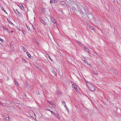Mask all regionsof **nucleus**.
<instances>
[{"label": "nucleus", "instance_id": "f257e3e1", "mask_svg": "<svg viewBox=\"0 0 121 121\" xmlns=\"http://www.w3.org/2000/svg\"><path fill=\"white\" fill-rule=\"evenodd\" d=\"M84 80L85 81L86 83L87 87L88 88L89 90L90 89V87L91 86V85H92L93 84L91 83L90 82H88L85 79H84Z\"/></svg>", "mask_w": 121, "mask_h": 121}, {"label": "nucleus", "instance_id": "f03ea898", "mask_svg": "<svg viewBox=\"0 0 121 121\" xmlns=\"http://www.w3.org/2000/svg\"><path fill=\"white\" fill-rule=\"evenodd\" d=\"M89 90L91 91H95L96 90V89L93 85L92 84V85H91V86L90 87Z\"/></svg>", "mask_w": 121, "mask_h": 121}, {"label": "nucleus", "instance_id": "7ed1b4c3", "mask_svg": "<svg viewBox=\"0 0 121 121\" xmlns=\"http://www.w3.org/2000/svg\"><path fill=\"white\" fill-rule=\"evenodd\" d=\"M84 49L85 50L88 52V53L89 55L90 56L91 55V53L89 51V49H88L86 47H84Z\"/></svg>", "mask_w": 121, "mask_h": 121}, {"label": "nucleus", "instance_id": "20e7f679", "mask_svg": "<svg viewBox=\"0 0 121 121\" xmlns=\"http://www.w3.org/2000/svg\"><path fill=\"white\" fill-rule=\"evenodd\" d=\"M2 27L3 28V29L4 30L7 32L8 33H9V30L8 29H7L6 27L3 26Z\"/></svg>", "mask_w": 121, "mask_h": 121}, {"label": "nucleus", "instance_id": "39448f33", "mask_svg": "<svg viewBox=\"0 0 121 121\" xmlns=\"http://www.w3.org/2000/svg\"><path fill=\"white\" fill-rule=\"evenodd\" d=\"M55 115L59 120H60V117L59 114H55Z\"/></svg>", "mask_w": 121, "mask_h": 121}, {"label": "nucleus", "instance_id": "423d86ee", "mask_svg": "<svg viewBox=\"0 0 121 121\" xmlns=\"http://www.w3.org/2000/svg\"><path fill=\"white\" fill-rule=\"evenodd\" d=\"M33 42L37 45H38L39 44V42H38L37 40L35 39H33Z\"/></svg>", "mask_w": 121, "mask_h": 121}, {"label": "nucleus", "instance_id": "0eeeda50", "mask_svg": "<svg viewBox=\"0 0 121 121\" xmlns=\"http://www.w3.org/2000/svg\"><path fill=\"white\" fill-rule=\"evenodd\" d=\"M61 3L62 5L65 6L66 5L65 2L64 1H62L61 2Z\"/></svg>", "mask_w": 121, "mask_h": 121}, {"label": "nucleus", "instance_id": "6e6552de", "mask_svg": "<svg viewBox=\"0 0 121 121\" xmlns=\"http://www.w3.org/2000/svg\"><path fill=\"white\" fill-rule=\"evenodd\" d=\"M51 71L55 75H57L54 69H52Z\"/></svg>", "mask_w": 121, "mask_h": 121}, {"label": "nucleus", "instance_id": "1a4fd4ad", "mask_svg": "<svg viewBox=\"0 0 121 121\" xmlns=\"http://www.w3.org/2000/svg\"><path fill=\"white\" fill-rule=\"evenodd\" d=\"M26 83L27 87L28 88H30V85L27 82H26Z\"/></svg>", "mask_w": 121, "mask_h": 121}, {"label": "nucleus", "instance_id": "9d476101", "mask_svg": "<svg viewBox=\"0 0 121 121\" xmlns=\"http://www.w3.org/2000/svg\"><path fill=\"white\" fill-rule=\"evenodd\" d=\"M19 5L22 9L23 10L24 9V7L22 4H20Z\"/></svg>", "mask_w": 121, "mask_h": 121}, {"label": "nucleus", "instance_id": "9b49d317", "mask_svg": "<svg viewBox=\"0 0 121 121\" xmlns=\"http://www.w3.org/2000/svg\"><path fill=\"white\" fill-rule=\"evenodd\" d=\"M56 0H50V3L51 4H52L54 2H55Z\"/></svg>", "mask_w": 121, "mask_h": 121}, {"label": "nucleus", "instance_id": "f8f14e48", "mask_svg": "<svg viewBox=\"0 0 121 121\" xmlns=\"http://www.w3.org/2000/svg\"><path fill=\"white\" fill-rule=\"evenodd\" d=\"M72 87L75 90H77V87L76 85L75 84L73 85L72 86Z\"/></svg>", "mask_w": 121, "mask_h": 121}, {"label": "nucleus", "instance_id": "ddd939ff", "mask_svg": "<svg viewBox=\"0 0 121 121\" xmlns=\"http://www.w3.org/2000/svg\"><path fill=\"white\" fill-rule=\"evenodd\" d=\"M40 21H41L42 23L44 25H46V23L44 22V21L41 19H40Z\"/></svg>", "mask_w": 121, "mask_h": 121}, {"label": "nucleus", "instance_id": "4468645a", "mask_svg": "<svg viewBox=\"0 0 121 121\" xmlns=\"http://www.w3.org/2000/svg\"><path fill=\"white\" fill-rule=\"evenodd\" d=\"M1 9L6 14H8V13L7 12H6V10H4V8L3 7H1Z\"/></svg>", "mask_w": 121, "mask_h": 121}, {"label": "nucleus", "instance_id": "2eb2a0df", "mask_svg": "<svg viewBox=\"0 0 121 121\" xmlns=\"http://www.w3.org/2000/svg\"><path fill=\"white\" fill-rule=\"evenodd\" d=\"M77 42L81 46H82L83 45V44H82L78 40H76Z\"/></svg>", "mask_w": 121, "mask_h": 121}, {"label": "nucleus", "instance_id": "dca6fc26", "mask_svg": "<svg viewBox=\"0 0 121 121\" xmlns=\"http://www.w3.org/2000/svg\"><path fill=\"white\" fill-rule=\"evenodd\" d=\"M7 20L8 22L10 24H12V25H13V24L9 19L7 18Z\"/></svg>", "mask_w": 121, "mask_h": 121}, {"label": "nucleus", "instance_id": "f3484780", "mask_svg": "<svg viewBox=\"0 0 121 121\" xmlns=\"http://www.w3.org/2000/svg\"><path fill=\"white\" fill-rule=\"evenodd\" d=\"M52 22L55 23H56V20L55 19H54L53 18H52Z\"/></svg>", "mask_w": 121, "mask_h": 121}, {"label": "nucleus", "instance_id": "a211bd4d", "mask_svg": "<svg viewBox=\"0 0 121 121\" xmlns=\"http://www.w3.org/2000/svg\"><path fill=\"white\" fill-rule=\"evenodd\" d=\"M21 47H22V50H23L24 52H26V49L24 47H23L21 46Z\"/></svg>", "mask_w": 121, "mask_h": 121}, {"label": "nucleus", "instance_id": "6ab92c4d", "mask_svg": "<svg viewBox=\"0 0 121 121\" xmlns=\"http://www.w3.org/2000/svg\"><path fill=\"white\" fill-rule=\"evenodd\" d=\"M92 71L95 75H96L97 74V72L96 71H95L94 70H92Z\"/></svg>", "mask_w": 121, "mask_h": 121}, {"label": "nucleus", "instance_id": "aec40b11", "mask_svg": "<svg viewBox=\"0 0 121 121\" xmlns=\"http://www.w3.org/2000/svg\"><path fill=\"white\" fill-rule=\"evenodd\" d=\"M26 53H27V55H28V57L29 58H31V55H30V53L28 52H27Z\"/></svg>", "mask_w": 121, "mask_h": 121}, {"label": "nucleus", "instance_id": "412c9836", "mask_svg": "<svg viewBox=\"0 0 121 121\" xmlns=\"http://www.w3.org/2000/svg\"><path fill=\"white\" fill-rule=\"evenodd\" d=\"M3 118L4 119L6 120L7 121H9V118L8 117H4Z\"/></svg>", "mask_w": 121, "mask_h": 121}, {"label": "nucleus", "instance_id": "4be33fe9", "mask_svg": "<svg viewBox=\"0 0 121 121\" xmlns=\"http://www.w3.org/2000/svg\"><path fill=\"white\" fill-rule=\"evenodd\" d=\"M15 11V13L17 15H18L20 13L17 10H16Z\"/></svg>", "mask_w": 121, "mask_h": 121}, {"label": "nucleus", "instance_id": "5701e85b", "mask_svg": "<svg viewBox=\"0 0 121 121\" xmlns=\"http://www.w3.org/2000/svg\"><path fill=\"white\" fill-rule=\"evenodd\" d=\"M86 60L85 58V60H84L83 61H84V62L86 64H87V65H88V62H87L86 61Z\"/></svg>", "mask_w": 121, "mask_h": 121}, {"label": "nucleus", "instance_id": "b1692460", "mask_svg": "<svg viewBox=\"0 0 121 121\" xmlns=\"http://www.w3.org/2000/svg\"><path fill=\"white\" fill-rule=\"evenodd\" d=\"M89 26L90 27V28L91 29V30H93L94 31L95 30V29L93 27L90 26Z\"/></svg>", "mask_w": 121, "mask_h": 121}, {"label": "nucleus", "instance_id": "393cba45", "mask_svg": "<svg viewBox=\"0 0 121 121\" xmlns=\"http://www.w3.org/2000/svg\"><path fill=\"white\" fill-rule=\"evenodd\" d=\"M10 47H11V49L12 50H13V51L14 50V47L13 45V44L11 45Z\"/></svg>", "mask_w": 121, "mask_h": 121}, {"label": "nucleus", "instance_id": "a878e982", "mask_svg": "<svg viewBox=\"0 0 121 121\" xmlns=\"http://www.w3.org/2000/svg\"><path fill=\"white\" fill-rule=\"evenodd\" d=\"M83 11L82 10V11L83 13H84V14H85L86 15L87 14V13L83 9Z\"/></svg>", "mask_w": 121, "mask_h": 121}, {"label": "nucleus", "instance_id": "bb28decb", "mask_svg": "<svg viewBox=\"0 0 121 121\" xmlns=\"http://www.w3.org/2000/svg\"><path fill=\"white\" fill-rule=\"evenodd\" d=\"M22 61L24 62V63H26V61L25 59L24 58H22Z\"/></svg>", "mask_w": 121, "mask_h": 121}, {"label": "nucleus", "instance_id": "cd10ccee", "mask_svg": "<svg viewBox=\"0 0 121 121\" xmlns=\"http://www.w3.org/2000/svg\"><path fill=\"white\" fill-rule=\"evenodd\" d=\"M48 58L52 61L53 60H52L51 58L50 57V56L49 55H48Z\"/></svg>", "mask_w": 121, "mask_h": 121}, {"label": "nucleus", "instance_id": "c85d7f7f", "mask_svg": "<svg viewBox=\"0 0 121 121\" xmlns=\"http://www.w3.org/2000/svg\"><path fill=\"white\" fill-rule=\"evenodd\" d=\"M81 60L83 61L84 60H85V58L83 57H81Z\"/></svg>", "mask_w": 121, "mask_h": 121}, {"label": "nucleus", "instance_id": "c756f323", "mask_svg": "<svg viewBox=\"0 0 121 121\" xmlns=\"http://www.w3.org/2000/svg\"><path fill=\"white\" fill-rule=\"evenodd\" d=\"M52 107L55 108L56 107V106L53 103L51 105Z\"/></svg>", "mask_w": 121, "mask_h": 121}, {"label": "nucleus", "instance_id": "7c9ffc66", "mask_svg": "<svg viewBox=\"0 0 121 121\" xmlns=\"http://www.w3.org/2000/svg\"><path fill=\"white\" fill-rule=\"evenodd\" d=\"M48 110L49 111H50L51 112V113L53 114H55V113L53 112V111H52L51 110Z\"/></svg>", "mask_w": 121, "mask_h": 121}, {"label": "nucleus", "instance_id": "2f4dec72", "mask_svg": "<svg viewBox=\"0 0 121 121\" xmlns=\"http://www.w3.org/2000/svg\"><path fill=\"white\" fill-rule=\"evenodd\" d=\"M48 103H49V104L51 105H52V104L53 103H52L51 102V101H48Z\"/></svg>", "mask_w": 121, "mask_h": 121}, {"label": "nucleus", "instance_id": "473e14b6", "mask_svg": "<svg viewBox=\"0 0 121 121\" xmlns=\"http://www.w3.org/2000/svg\"><path fill=\"white\" fill-rule=\"evenodd\" d=\"M63 104V105L65 106V108H66H66H67V106L66 105V104H65V102Z\"/></svg>", "mask_w": 121, "mask_h": 121}, {"label": "nucleus", "instance_id": "72a5a7b5", "mask_svg": "<svg viewBox=\"0 0 121 121\" xmlns=\"http://www.w3.org/2000/svg\"><path fill=\"white\" fill-rule=\"evenodd\" d=\"M14 83L16 85H18V84L17 82H14Z\"/></svg>", "mask_w": 121, "mask_h": 121}, {"label": "nucleus", "instance_id": "f704fd0d", "mask_svg": "<svg viewBox=\"0 0 121 121\" xmlns=\"http://www.w3.org/2000/svg\"><path fill=\"white\" fill-rule=\"evenodd\" d=\"M0 40L3 42H4L3 39H2L0 37Z\"/></svg>", "mask_w": 121, "mask_h": 121}, {"label": "nucleus", "instance_id": "c9c22d12", "mask_svg": "<svg viewBox=\"0 0 121 121\" xmlns=\"http://www.w3.org/2000/svg\"><path fill=\"white\" fill-rule=\"evenodd\" d=\"M114 72H115V75H117V71L114 70Z\"/></svg>", "mask_w": 121, "mask_h": 121}, {"label": "nucleus", "instance_id": "e433bc0d", "mask_svg": "<svg viewBox=\"0 0 121 121\" xmlns=\"http://www.w3.org/2000/svg\"><path fill=\"white\" fill-rule=\"evenodd\" d=\"M36 67L37 68L39 69H41L40 67H39L38 65L37 66H36Z\"/></svg>", "mask_w": 121, "mask_h": 121}, {"label": "nucleus", "instance_id": "4c0bfd02", "mask_svg": "<svg viewBox=\"0 0 121 121\" xmlns=\"http://www.w3.org/2000/svg\"><path fill=\"white\" fill-rule=\"evenodd\" d=\"M27 26L26 25V27H27V29H28V30H30V29L29 27L28 26Z\"/></svg>", "mask_w": 121, "mask_h": 121}, {"label": "nucleus", "instance_id": "58836bf2", "mask_svg": "<svg viewBox=\"0 0 121 121\" xmlns=\"http://www.w3.org/2000/svg\"><path fill=\"white\" fill-rule=\"evenodd\" d=\"M36 94H37V95L39 94V92H38V91H36Z\"/></svg>", "mask_w": 121, "mask_h": 121}, {"label": "nucleus", "instance_id": "ea45409f", "mask_svg": "<svg viewBox=\"0 0 121 121\" xmlns=\"http://www.w3.org/2000/svg\"><path fill=\"white\" fill-rule=\"evenodd\" d=\"M61 102L62 104L64 103L65 102L63 100H61Z\"/></svg>", "mask_w": 121, "mask_h": 121}, {"label": "nucleus", "instance_id": "a19ab883", "mask_svg": "<svg viewBox=\"0 0 121 121\" xmlns=\"http://www.w3.org/2000/svg\"><path fill=\"white\" fill-rule=\"evenodd\" d=\"M71 84H72V86L73 85H74V84H75L73 82H71Z\"/></svg>", "mask_w": 121, "mask_h": 121}, {"label": "nucleus", "instance_id": "79ce46f5", "mask_svg": "<svg viewBox=\"0 0 121 121\" xmlns=\"http://www.w3.org/2000/svg\"><path fill=\"white\" fill-rule=\"evenodd\" d=\"M14 81H16V79L15 78H14Z\"/></svg>", "mask_w": 121, "mask_h": 121}, {"label": "nucleus", "instance_id": "37998d69", "mask_svg": "<svg viewBox=\"0 0 121 121\" xmlns=\"http://www.w3.org/2000/svg\"><path fill=\"white\" fill-rule=\"evenodd\" d=\"M24 96H26V94L25 93L24 94H23Z\"/></svg>", "mask_w": 121, "mask_h": 121}, {"label": "nucleus", "instance_id": "c03bdc74", "mask_svg": "<svg viewBox=\"0 0 121 121\" xmlns=\"http://www.w3.org/2000/svg\"><path fill=\"white\" fill-rule=\"evenodd\" d=\"M59 90H57V93H59Z\"/></svg>", "mask_w": 121, "mask_h": 121}, {"label": "nucleus", "instance_id": "a18cd8bd", "mask_svg": "<svg viewBox=\"0 0 121 121\" xmlns=\"http://www.w3.org/2000/svg\"><path fill=\"white\" fill-rule=\"evenodd\" d=\"M0 105H3L2 104V103H1L0 102Z\"/></svg>", "mask_w": 121, "mask_h": 121}, {"label": "nucleus", "instance_id": "49530a36", "mask_svg": "<svg viewBox=\"0 0 121 121\" xmlns=\"http://www.w3.org/2000/svg\"><path fill=\"white\" fill-rule=\"evenodd\" d=\"M67 111L68 112H69V110H68V109L67 108Z\"/></svg>", "mask_w": 121, "mask_h": 121}, {"label": "nucleus", "instance_id": "de8ad7c7", "mask_svg": "<svg viewBox=\"0 0 121 121\" xmlns=\"http://www.w3.org/2000/svg\"><path fill=\"white\" fill-rule=\"evenodd\" d=\"M13 32V31H11V33H12Z\"/></svg>", "mask_w": 121, "mask_h": 121}, {"label": "nucleus", "instance_id": "09e8293b", "mask_svg": "<svg viewBox=\"0 0 121 121\" xmlns=\"http://www.w3.org/2000/svg\"><path fill=\"white\" fill-rule=\"evenodd\" d=\"M32 26H33V28H34V26H33V25H32Z\"/></svg>", "mask_w": 121, "mask_h": 121}, {"label": "nucleus", "instance_id": "8fccbe9b", "mask_svg": "<svg viewBox=\"0 0 121 121\" xmlns=\"http://www.w3.org/2000/svg\"><path fill=\"white\" fill-rule=\"evenodd\" d=\"M70 10L71 11H73L72 10Z\"/></svg>", "mask_w": 121, "mask_h": 121}, {"label": "nucleus", "instance_id": "3c124183", "mask_svg": "<svg viewBox=\"0 0 121 121\" xmlns=\"http://www.w3.org/2000/svg\"><path fill=\"white\" fill-rule=\"evenodd\" d=\"M16 82V81H14V82Z\"/></svg>", "mask_w": 121, "mask_h": 121}, {"label": "nucleus", "instance_id": "603ef678", "mask_svg": "<svg viewBox=\"0 0 121 121\" xmlns=\"http://www.w3.org/2000/svg\"><path fill=\"white\" fill-rule=\"evenodd\" d=\"M7 117H8V115H7Z\"/></svg>", "mask_w": 121, "mask_h": 121}]
</instances>
